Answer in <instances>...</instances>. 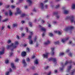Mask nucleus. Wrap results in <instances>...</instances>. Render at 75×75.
I'll return each mask as SVG.
<instances>
[{
	"label": "nucleus",
	"instance_id": "f257e3e1",
	"mask_svg": "<svg viewBox=\"0 0 75 75\" xmlns=\"http://www.w3.org/2000/svg\"><path fill=\"white\" fill-rule=\"evenodd\" d=\"M19 44L18 41H15L14 42V43H11V45H8L6 47V49L8 50L11 48V51H13L14 48H17V46Z\"/></svg>",
	"mask_w": 75,
	"mask_h": 75
},
{
	"label": "nucleus",
	"instance_id": "f03ea898",
	"mask_svg": "<svg viewBox=\"0 0 75 75\" xmlns=\"http://www.w3.org/2000/svg\"><path fill=\"white\" fill-rule=\"evenodd\" d=\"M65 19V20H69L71 23H74L75 22V15H72L70 16H67Z\"/></svg>",
	"mask_w": 75,
	"mask_h": 75
},
{
	"label": "nucleus",
	"instance_id": "7ed1b4c3",
	"mask_svg": "<svg viewBox=\"0 0 75 75\" xmlns=\"http://www.w3.org/2000/svg\"><path fill=\"white\" fill-rule=\"evenodd\" d=\"M40 8L41 10H44V7L45 8H47L48 7V5L47 4L45 5V6H44V3H40Z\"/></svg>",
	"mask_w": 75,
	"mask_h": 75
},
{
	"label": "nucleus",
	"instance_id": "20e7f679",
	"mask_svg": "<svg viewBox=\"0 0 75 75\" xmlns=\"http://www.w3.org/2000/svg\"><path fill=\"white\" fill-rule=\"evenodd\" d=\"M25 29L26 30V32L27 33H29V34H30V35L29 36V37H28V39H29V40H30V39L31 38L32 35L33 34V32H32L28 31V28L26 27L25 28Z\"/></svg>",
	"mask_w": 75,
	"mask_h": 75
},
{
	"label": "nucleus",
	"instance_id": "39448f33",
	"mask_svg": "<svg viewBox=\"0 0 75 75\" xmlns=\"http://www.w3.org/2000/svg\"><path fill=\"white\" fill-rule=\"evenodd\" d=\"M21 13V11L18 8H16V12H15V15H17L18 14H20Z\"/></svg>",
	"mask_w": 75,
	"mask_h": 75
},
{
	"label": "nucleus",
	"instance_id": "423d86ee",
	"mask_svg": "<svg viewBox=\"0 0 75 75\" xmlns=\"http://www.w3.org/2000/svg\"><path fill=\"white\" fill-rule=\"evenodd\" d=\"M74 27L73 26H71L70 27V28H67L64 29V31H69L70 30H71L72 29H74Z\"/></svg>",
	"mask_w": 75,
	"mask_h": 75
},
{
	"label": "nucleus",
	"instance_id": "0eeeda50",
	"mask_svg": "<svg viewBox=\"0 0 75 75\" xmlns=\"http://www.w3.org/2000/svg\"><path fill=\"white\" fill-rule=\"evenodd\" d=\"M69 37H67L65 39H62L61 41L62 42V43H64L66 41L68 40H69Z\"/></svg>",
	"mask_w": 75,
	"mask_h": 75
},
{
	"label": "nucleus",
	"instance_id": "6e6552de",
	"mask_svg": "<svg viewBox=\"0 0 75 75\" xmlns=\"http://www.w3.org/2000/svg\"><path fill=\"white\" fill-rule=\"evenodd\" d=\"M39 27L40 28L41 31H44V32H45V31H46V29L45 28L42 27L41 26L39 25Z\"/></svg>",
	"mask_w": 75,
	"mask_h": 75
},
{
	"label": "nucleus",
	"instance_id": "1a4fd4ad",
	"mask_svg": "<svg viewBox=\"0 0 75 75\" xmlns=\"http://www.w3.org/2000/svg\"><path fill=\"white\" fill-rule=\"evenodd\" d=\"M11 66L13 69H15L16 68V67L13 63H11Z\"/></svg>",
	"mask_w": 75,
	"mask_h": 75
},
{
	"label": "nucleus",
	"instance_id": "9d476101",
	"mask_svg": "<svg viewBox=\"0 0 75 75\" xmlns=\"http://www.w3.org/2000/svg\"><path fill=\"white\" fill-rule=\"evenodd\" d=\"M26 1L28 3L29 6H31L33 4V2L31 0H26Z\"/></svg>",
	"mask_w": 75,
	"mask_h": 75
},
{
	"label": "nucleus",
	"instance_id": "9b49d317",
	"mask_svg": "<svg viewBox=\"0 0 75 75\" xmlns=\"http://www.w3.org/2000/svg\"><path fill=\"white\" fill-rule=\"evenodd\" d=\"M50 54L49 53H46L45 54H43V57L45 58H48V55Z\"/></svg>",
	"mask_w": 75,
	"mask_h": 75
},
{
	"label": "nucleus",
	"instance_id": "f8f14e48",
	"mask_svg": "<svg viewBox=\"0 0 75 75\" xmlns=\"http://www.w3.org/2000/svg\"><path fill=\"white\" fill-rule=\"evenodd\" d=\"M12 72V69H9V71L6 72L5 73V75H9L10 72Z\"/></svg>",
	"mask_w": 75,
	"mask_h": 75
},
{
	"label": "nucleus",
	"instance_id": "ddd939ff",
	"mask_svg": "<svg viewBox=\"0 0 75 75\" xmlns=\"http://www.w3.org/2000/svg\"><path fill=\"white\" fill-rule=\"evenodd\" d=\"M50 59L52 60V61H54V64H56L57 63V59L55 58H51Z\"/></svg>",
	"mask_w": 75,
	"mask_h": 75
},
{
	"label": "nucleus",
	"instance_id": "4468645a",
	"mask_svg": "<svg viewBox=\"0 0 75 75\" xmlns=\"http://www.w3.org/2000/svg\"><path fill=\"white\" fill-rule=\"evenodd\" d=\"M51 42L50 40H47V41L46 42H45L44 43V45H48V44H50Z\"/></svg>",
	"mask_w": 75,
	"mask_h": 75
},
{
	"label": "nucleus",
	"instance_id": "2eb2a0df",
	"mask_svg": "<svg viewBox=\"0 0 75 75\" xmlns=\"http://www.w3.org/2000/svg\"><path fill=\"white\" fill-rule=\"evenodd\" d=\"M51 51H52V52H51V54H52V55H54V49H55V48H54V47H52L51 48Z\"/></svg>",
	"mask_w": 75,
	"mask_h": 75
},
{
	"label": "nucleus",
	"instance_id": "dca6fc26",
	"mask_svg": "<svg viewBox=\"0 0 75 75\" xmlns=\"http://www.w3.org/2000/svg\"><path fill=\"white\" fill-rule=\"evenodd\" d=\"M54 33H57V34H58L59 35H61V34H62V33L60 32V31H59L58 30L54 31Z\"/></svg>",
	"mask_w": 75,
	"mask_h": 75
},
{
	"label": "nucleus",
	"instance_id": "f3484780",
	"mask_svg": "<svg viewBox=\"0 0 75 75\" xmlns=\"http://www.w3.org/2000/svg\"><path fill=\"white\" fill-rule=\"evenodd\" d=\"M69 13V11L67 10H64L63 11V13L64 14H68Z\"/></svg>",
	"mask_w": 75,
	"mask_h": 75
},
{
	"label": "nucleus",
	"instance_id": "a211bd4d",
	"mask_svg": "<svg viewBox=\"0 0 75 75\" xmlns=\"http://www.w3.org/2000/svg\"><path fill=\"white\" fill-rule=\"evenodd\" d=\"M9 16H13V12H12V11L10 10H9Z\"/></svg>",
	"mask_w": 75,
	"mask_h": 75
},
{
	"label": "nucleus",
	"instance_id": "6ab92c4d",
	"mask_svg": "<svg viewBox=\"0 0 75 75\" xmlns=\"http://www.w3.org/2000/svg\"><path fill=\"white\" fill-rule=\"evenodd\" d=\"M23 63L24 65V67H25L27 65V64L25 62V60H24V59H23Z\"/></svg>",
	"mask_w": 75,
	"mask_h": 75
},
{
	"label": "nucleus",
	"instance_id": "aec40b11",
	"mask_svg": "<svg viewBox=\"0 0 75 75\" xmlns=\"http://www.w3.org/2000/svg\"><path fill=\"white\" fill-rule=\"evenodd\" d=\"M71 66H68L67 67V72H69V71H70V69H71Z\"/></svg>",
	"mask_w": 75,
	"mask_h": 75
},
{
	"label": "nucleus",
	"instance_id": "412c9836",
	"mask_svg": "<svg viewBox=\"0 0 75 75\" xmlns=\"http://www.w3.org/2000/svg\"><path fill=\"white\" fill-rule=\"evenodd\" d=\"M21 55L23 57H24L26 55V52H23L22 53Z\"/></svg>",
	"mask_w": 75,
	"mask_h": 75
},
{
	"label": "nucleus",
	"instance_id": "4be33fe9",
	"mask_svg": "<svg viewBox=\"0 0 75 75\" xmlns=\"http://www.w3.org/2000/svg\"><path fill=\"white\" fill-rule=\"evenodd\" d=\"M71 62H68V61H66V62L64 63V65H67V64H69V63H70Z\"/></svg>",
	"mask_w": 75,
	"mask_h": 75
},
{
	"label": "nucleus",
	"instance_id": "5701e85b",
	"mask_svg": "<svg viewBox=\"0 0 75 75\" xmlns=\"http://www.w3.org/2000/svg\"><path fill=\"white\" fill-rule=\"evenodd\" d=\"M75 4H73L71 6V9L73 10V9H75Z\"/></svg>",
	"mask_w": 75,
	"mask_h": 75
},
{
	"label": "nucleus",
	"instance_id": "b1692460",
	"mask_svg": "<svg viewBox=\"0 0 75 75\" xmlns=\"http://www.w3.org/2000/svg\"><path fill=\"white\" fill-rule=\"evenodd\" d=\"M35 64H38V59H36L34 61Z\"/></svg>",
	"mask_w": 75,
	"mask_h": 75
},
{
	"label": "nucleus",
	"instance_id": "393cba45",
	"mask_svg": "<svg viewBox=\"0 0 75 75\" xmlns=\"http://www.w3.org/2000/svg\"><path fill=\"white\" fill-rule=\"evenodd\" d=\"M4 50L2 51H0V55H3L4 54Z\"/></svg>",
	"mask_w": 75,
	"mask_h": 75
},
{
	"label": "nucleus",
	"instance_id": "a878e982",
	"mask_svg": "<svg viewBox=\"0 0 75 75\" xmlns=\"http://www.w3.org/2000/svg\"><path fill=\"white\" fill-rule=\"evenodd\" d=\"M28 24L30 26V27H32V26H33V24H32V23L29 22L28 23Z\"/></svg>",
	"mask_w": 75,
	"mask_h": 75
},
{
	"label": "nucleus",
	"instance_id": "bb28decb",
	"mask_svg": "<svg viewBox=\"0 0 75 75\" xmlns=\"http://www.w3.org/2000/svg\"><path fill=\"white\" fill-rule=\"evenodd\" d=\"M64 55V52H61L59 54V56H62Z\"/></svg>",
	"mask_w": 75,
	"mask_h": 75
},
{
	"label": "nucleus",
	"instance_id": "cd10ccee",
	"mask_svg": "<svg viewBox=\"0 0 75 75\" xmlns=\"http://www.w3.org/2000/svg\"><path fill=\"white\" fill-rule=\"evenodd\" d=\"M49 35L50 36V37H53L54 36V35L53 34L51 33H49Z\"/></svg>",
	"mask_w": 75,
	"mask_h": 75
},
{
	"label": "nucleus",
	"instance_id": "c85d7f7f",
	"mask_svg": "<svg viewBox=\"0 0 75 75\" xmlns=\"http://www.w3.org/2000/svg\"><path fill=\"white\" fill-rule=\"evenodd\" d=\"M29 43L30 44H33V40H30Z\"/></svg>",
	"mask_w": 75,
	"mask_h": 75
},
{
	"label": "nucleus",
	"instance_id": "c756f323",
	"mask_svg": "<svg viewBox=\"0 0 75 75\" xmlns=\"http://www.w3.org/2000/svg\"><path fill=\"white\" fill-rule=\"evenodd\" d=\"M59 43V41H57L56 42H54V44H55V45H56V44H58Z\"/></svg>",
	"mask_w": 75,
	"mask_h": 75
},
{
	"label": "nucleus",
	"instance_id": "7c9ffc66",
	"mask_svg": "<svg viewBox=\"0 0 75 75\" xmlns=\"http://www.w3.org/2000/svg\"><path fill=\"white\" fill-rule=\"evenodd\" d=\"M26 51L27 52H29L30 51V48H28V47H27L26 48Z\"/></svg>",
	"mask_w": 75,
	"mask_h": 75
},
{
	"label": "nucleus",
	"instance_id": "2f4dec72",
	"mask_svg": "<svg viewBox=\"0 0 75 75\" xmlns=\"http://www.w3.org/2000/svg\"><path fill=\"white\" fill-rule=\"evenodd\" d=\"M60 6V5H59V4L55 6V8H58Z\"/></svg>",
	"mask_w": 75,
	"mask_h": 75
},
{
	"label": "nucleus",
	"instance_id": "473e14b6",
	"mask_svg": "<svg viewBox=\"0 0 75 75\" xmlns=\"http://www.w3.org/2000/svg\"><path fill=\"white\" fill-rule=\"evenodd\" d=\"M18 60H19V59H18V58H16V59L15 60V62H18Z\"/></svg>",
	"mask_w": 75,
	"mask_h": 75
},
{
	"label": "nucleus",
	"instance_id": "72a5a7b5",
	"mask_svg": "<svg viewBox=\"0 0 75 75\" xmlns=\"http://www.w3.org/2000/svg\"><path fill=\"white\" fill-rule=\"evenodd\" d=\"M75 70H73L72 72H71V75H74V72H75Z\"/></svg>",
	"mask_w": 75,
	"mask_h": 75
},
{
	"label": "nucleus",
	"instance_id": "f704fd0d",
	"mask_svg": "<svg viewBox=\"0 0 75 75\" xmlns=\"http://www.w3.org/2000/svg\"><path fill=\"white\" fill-rule=\"evenodd\" d=\"M13 27H16L17 26V24L15 23V24H13Z\"/></svg>",
	"mask_w": 75,
	"mask_h": 75
},
{
	"label": "nucleus",
	"instance_id": "c9c22d12",
	"mask_svg": "<svg viewBox=\"0 0 75 75\" xmlns=\"http://www.w3.org/2000/svg\"><path fill=\"white\" fill-rule=\"evenodd\" d=\"M25 16V14H22L21 15V17H24Z\"/></svg>",
	"mask_w": 75,
	"mask_h": 75
},
{
	"label": "nucleus",
	"instance_id": "e433bc0d",
	"mask_svg": "<svg viewBox=\"0 0 75 75\" xmlns=\"http://www.w3.org/2000/svg\"><path fill=\"white\" fill-rule=\"evenodd\" d=\"M47 2H48L47 0H45L43 2L44 4L45 3H47Z\"/></svg>",
	"mask_w": 75,
	"mask_h": 75
},
{
	"label": "nucleus",
	"instance_id": "4c0bfd02",
	"mask_svg": "<svg viewBox=\"0 0 75 75\" xmlns=\"http://www.w3.org/2000/svg\"><path fill=\"white\" fill-rule=\"evenodd\" d=\"M53 23L54 24H57V22H56V21H54L53 22Z\"/></svg>",
	"mask_w": 75,
	"mask_h": 75
},
{
	"label": "nucleus",
	"instance_id": "58836bf2",
	"mask_svg": "<svg viewBox=\"0 0 75 75\" xmlns=\"http://www.w3.org/2000/svg\"><path fill=\"white\" fill-rule=\"evenodd\" d=\"M9 62V61L8 60H6L5 61V63L6 64H8V62Z\"/></svg>",
	"mask_w": 75,
	"mask_h": 75
},
{
	"label": "nucleus",
	"instance_id": "ea45409f",
	"mask_svg": "<svg viewBox=\"0 0 75 75\" xmlns=\"http://www.w3.org/2000/svg\"><path fill=\"white\" fill-rule=\"evenodd\" d=\"M15 7L16 6L13 5H12L11 6V8H15Z\"/></svg>",
	"mask_w": 75,
	"mask_h": 75
},
{
	"label": "nucleus",
	"instance_id": "a19ab883",
	"mask_svg": "<svg viewBox=\"0 0 75 75\" xmlns=\"http://www.w3.org/2000/svg\"><path fill=\"white\" fill-rule=\"evenodd\" d=\"M31 69H32V70H34V69H35V67L33 66L31 68Z\"/></svg>",
	"mask_w": 75,
	"mask_h": 75
},
{
	"label": "nucleus",
	"instance_id": "79ce46f5",
	"mask_svg": "<svg viewBox=\"0 0 75 75\" xmlns=\"http://www.w3.org/2000/svg\"><path fill=\"white\" fill-rule=\"evenodd\" d=\"M68 55H69L70 57H72V54L71 53H69L68 54Z\"/></svg>",
	"mask_w": 75,
	"mask_h": 75
},
{
	"label": "nucleus",
	"instance_id": "37998d69",
	"mask_svg": "<svg viewBox=\"0 0 75 75\" xmlns=\"http://www.w3.org/2000/svg\"><path fill=\"white\" fill-rule=\"evenodd\" d=\"M11 42V40H8V41L7 42V43H8V44H9V43H10Z\"/></svg>",
	"mask_w": 75,
	"mask_h": 75
},
{
	"label": "nucleus",
	"instance_id": "c03bdc74",
	"mask_svg": "<svg viewBox=\"0 0 75 75\" xmlns=\"http://www.w3.org/2000/svg\"><path fill=\"white\" fill-rule=\"evenodd\" d=\"M21 36L22 37H24V36H25V34H24V33H22Z\"/></svg>",
	"mask_w": 75,
	"mask_h": 75
},
{
	"label": "nucleus",
	"instance_id": "a18cd8bd",
	"mask_svg": "<svg viewBox=\"0 0 75 75\" xmlns=\"http://www.w3.org/2000/svg\"><path fill=\"white\" fill-rule=\"evenodd\" d=\"M33 11H34V12H36V9H35V8H34L33 10Z\"/></svg>",
	"mask_w": 75,
	"mask_h": 75
},
{
	"label": "nucleus",
	"instance_id": "49530a36",
	"mask_svg": "<svg viewBox=\"0 0 75 75\" xmlns=\"http://www.w3.org/2000/svg\"><path fill=\"white\" fill-rule=\"evenodd\" d=\"M3 4V3L2 2H0V6H2Z\"/></svg>",
	"mask_w": 75,
	"mask_h": 75
},
{
	"label": "nucleus",
	"instance_id": "de8ad7c7",
	"mask_svg": "<svg viewBox=\"0 0 75 75\" xmlns=\"http://www.w3.org/2000/svg\"><path fill=\"white\" fill-rule=\"evenodd\" d=\"M60 69L61 71H62L63 69H64V67H60Z\"/></svg>",
	"mask_w": 75,
	"mask_h": 75
},
{
	"label": "nucleus",
	"instance_id": "09e8293b",
	"mask_svg": "<svg viewBox=\"0 0 75 75\" xmlns=\"http://www.w3.org/2000/svg\"><path fill=\"white\" fill-rule=\"evenodd\" d=\"M5 28V26H2L1 28L2 30H3L4 29V28Z\"/></svg>",
	"mask_w": 75,
	"mask_h": 75
},
{
	"label": "nucleus",
	"instance_id": "8fccbe9b",
	"mask_svg": "<svg viewBox=\"0 0 75 75\" xmlns=\"http://www.w3.org/2000/svg\"><path fill=\"white\" fill-rule=\"evenodd\" d=\"M21 23H22V24H24V23H25V21H21Z\"/></svg>",
	"mask_w": 75,
	"mask_h": 75
},
{
	"label": "nucleus",
	"instance_id": "3c124183",
	"mask_svg": "<svg viewBox=\"0 0 75 75\" xmlns=\"http://www.w3.org/2000/svg\"><path fill=\"white\" fill-rule=\"evenodd\" d=\"M8 21V19L7 18H6L3 21Z\"/></svg>",
	"mask_w": 75,
	"mask_h": 75
},
{
	"label": "nucleus",
	"instance_id": "603ef678",
	"mask_svg": "<svg viewBox=\"0 0 75 75\" xmlns=\"http://www.w3.org/2000/svg\"><path fill=\"white\" fill-rule=\"evenodd\" d=\"M13 55V52H11V53H10V56H12Z\"/></svg>",
	"mask_w": 75,
	"mask_h": 75
},
{
	"label": "nucleus",
	"instance_id": "864d4df0",
	"mask_svg": "<svg viewBox=\"0 0 75 75\" xmlns=\"http://www.w3.org/2000/svg\"><path fill=\"white\" fill-rule=\"evenodd\" d=\"M45 35V34L44 33H43L42 34V37H44Z\"/></svg>",
	"mask_w": 75,
	"mask_h": 75
},
{
	"label": "nucleus",
	"instance_id": "5fc2aeb1",
	"mask_svg": "<svg viewBox=\"0 0 75 75\" xmlns=\"http://www.w3.org/2000/svg\"><path fill=\"white\" fill-rule=\"evenodd\" d=\"M37 38L36 37L34 39V41H36V40H37Z\"/></svg>",
	"mask_w": 75,
	"mask_h": 75
},
{
	"label": "nucleus",
	"instance_id": "6e6d98bb",
	"mask_svg": "<svg viewBox=\"0 0 75 75\" xmlns=\"http://www.w3.org/2000/svg\"><path fill=\"white\" fill-rule=\"evenodd\" d=\"M28 8V6H25V9H27Z\"/></svg>",
	"mask_w": 75,
	"mask_h": 75
},
{
	"label": "nucleus",
	"instance_id": "4d7b16f0",
	"mask_svg": "<svg viewBox=\"0 0 75 75\" xmlns=\"http://www.w3.org/2000/svg\"><path fill=\"white\" fill-rule=\"evenodd\" d=\"M5 15H6V16H7V15H8V12H6L5 13Z\"/></svg>",
	"mask_w": 75,
	"mask_h": 75
},
{
	"label": "nucleus",
	"instance_id": "13d9d810",
	"mask_svg": "<svg viewBox=\"0 0 75 75\" xmlns=\"http://www.w3.org/2000/svg\"><path fill=\"white\" fill-rule=\"evenodd\" d=\"M48 66H47L45 68V69H48Z\"/></svg>",
	"mask_w": 75,
	"mask_h": 75
},
{
	"label": "nucleus",
	"instance_id": "bf43d9fd",
	"mask_svg": "<svg viewBox=\"0 0 75 75\" xmlns=\"http://www.w3.org/2000/svg\"><path fill=\"white\" fill-rule=\"evenodd\" d=\"M26 61H30V59H29V58H28L26 59Z\"/></svg>",
	"mask_w": 75,
	"mask_h": 75
},
{
	"label": "nucleus",
	"instance_id": "052dcab7",
	"mask_svg": "<svg viewBox=\"0 0 75 75\" xmlns=\"http://www.w3.org/2000/svg\"><path fill=\"white\" fill-rule=\"evenodd\" d=\"M34 58H35V56L34 55L32 57V59H34Z\"/></svg>",
	"mask_w": 75,
	"mask_h": 75
},
{
	"label": "nucleus",
	"instance_id": "680f3d73",
	"mask_svg": "<svg viewBox=\"0 0 75 75\" xmlns=\"http://www.w3.org/2000/svg\"><path fill=\"white\" fill-rule=\"evenodd\" d=\"M45 23V21L43 20H42V23Z\"/></svg>",
	"mask_w": 75,
	"mask_h": 75
},
{
	"label": "nucleus",
	"instance_id": "e2e57ef3",
	"mask_svg": "<svg viewBox=\"0 0 75 75\" xmlns=\"http://www.w3.org/2000/svg\"><path fill=\"white\" fill-rule=\"evenodd\" d=\"M69 50H67L66 51V52H69Z\"/></svg>",
	"mask_w": 75,
	"mask_h": 75
},
{
	"label": "nucleus",
	"instance_id": "0e129e2a",
	"mask_svg": "<svg viewBox=\"0 0 75 75\" xmlns=\"http://www.w3.org/2000/svg\"><path fill=\"white\" fill-rule=\"evenodd\" d=\"M57 13L56 12H54L53 13V15H55V14H57Z\"/></svg>",
	"mask_w": 75,
	"mask_h": 75
},
{
	"label": "nucleus",
	"instance_id": "69168bd1",
	"mask_svg": "<svg viewBox=\"0 0 75 75\" xmlns=\"http://www.w3.org/2000/svg\"><path fill=\"white\" fill-rule=\"evenodd\" d=\"M7 27L9 29H10V27L9 25L7 26Z\"/></svg>",
	"mask_w": 75,
	"mask_h": 75
},
{
	"label": "nucleus",
	"instance_id": "338daca9",
	"mask_svg": "<svg viewBox=\"0 0 75 75\" xmlns=\"http://www.w3.org/2000/svg\"><path fill=\"white\" fill-rule=\"evenodd\" d=\"M51 74V72H49L48 74H47V75H50V74Z\"/></svg>",
	"mask_w": 75,
	"mask_h": 75
},
{
	"label": "nucleus",
	"instance_id": "774afa93",
	"mask_svg": "<svg viewBox=\"0 0 75 75\" xmlns=\"http://www.w3.org/2000/svg\"><path fill=\"white\" fill-rule=\"evenodd\" d=\"M16 38H17V39H18L19 38V37L17 35V36H16Z\"/></svg>",
	"mask_w": 75,
	"mask_h": 75
}]
</instances>
